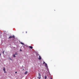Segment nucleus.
<instances>
[{
	"label": "nucleus",
	"mask_w": 79,
	"mask_h": 79,
	"mask_svg": "<svg viewBox=\"0 0 79 79\" xmlns=\"http://www.w3.org/2000/svg\"><path fill=\"white\" fill-rule=\"evenodd\" d=\"M29 47L31 49H32V48H33V47L32 46H30Z\"/></svg>",
	"instance_id": "3"
},
{
	"label": "nucleus",
	"mask_w": 79,
	"mask_h": 79,
	"mask_svg": "<svg viewBox=\"0 0 79 79\" xmlns=\"http://www.w3.org/2000/svg\"><path fill=\"white\" fill-rule=\"evenodd\" d=\"M13 56H14V57L15 58V55L14 54L13 55Z\"/></svg>",
	"instance_id": "8"
},
{
	"label": "nucleus",
	"mask_w": 79,
	"mask_h": 79,
	"mask_svg": "<svg viewBox=\"0 0 79 79\" xmlns=\"http://www.w3.org/2000/svg\"><path fill=\"white\" fill-rule=\"evenodd\" d=\"M18 55V54L17 53H16L15 54V55Z\"/></svg>",
	"instance_id": "12"
},
{
	"label": "nucleus",
	"mask_w": 79,
	"mask_h": 79,
	"mask_svg": "<svg viewBox=\"0 0 79 79\" xmlns=\"http://www.w3.org/2000/svg\"><path fill=\"white\" fill-rule=\"evenodd\" d=\"M26 33H27V31H26Z\"/></svg>",
	"instance_id": "20"
},
{
	"label": "nucleus",
	"mask_w": 79,
	"mask_h": 79,
	"mask_svg": "<svg viewBox=\"0 0 79 79\" xmlns=\"http://www.w3.org/2000/svg\"><path fill=\"white\" fill-rule=\"evenodd\" d=\"M39 58H38V59H39V60H41V57L40 56H39Z\"/></svg>",
	"instance_id": "2"
},
{
	"label": "nucleus",
	"mask_w": 79,
	"mask_h": 79,
	"mask_svg": "<svg viewBox=\"0 0 79 79\" xmlns=\"http://www.w3.org/2000/svg\"><path fill=\"white\" fill-rule=\"evenodd\" d=\"M50 79H52V77Z\"/></svg>",
	"instance_id": "19"
},
{
	"label": "nucleus",
	"mask_w": 79,
	"mask_h": 79,
	"mask_svg": "<svg viewBox=\"0 0 79 79\" xmlns=\"http://www.w3.org/2000/svg\"><path fill=\"white\" fill-rule=\"evenodd\" d=\"M20 51H22V50H21V49H20Z\"/></svg>",
	"instance_id": "18"
},
{
	"label": "nucleus",
	"mask_w": 79,
	"mask_h": 79,
	"mask_svg": "<svg viewBox=\"0 0 79 79\" xmlns=\"http://www.w3.org/2000/svg\"><path fill=\"white\" fill-rule=\"evenodd\" d=\"M1 56V54L0 53V56Z\"/></svg>",
	"instance_id": "17"
},
{
	"label": "nucleus",
	"mask_w": 79,
	"mask_h": 79,
	"mask_svg": "<svg viewBox=\"0 0 79 79\" xmlns=\"http://www.w3.org/2000/svg\"><path fill=\"white\" fill-rule=\"evenodd\" d=\"M12 37L14 38H15V36H14V35Z\"/></svg>",
	"instance_id": "11"
},
{
	"label": "nucleus",
	"mask_w": 79,
	"mask_h": 79,
	"mask_svg": "<svg viewBox=\"0 0 79 79\" xmlns=\"http://www.w3.org/2000/svg\"><path fill=\"white\" fill-rule=\"evenodd\" d=\"M4 52H5V51H3L2 53H3V54H4Z\"/></svg>",
	"instance_id": "13"
},
{
	"label": "nucleus",
	"mask_w": 79,
	"mask_h": 79,
	"mask_svg": "<svg viewBox=\"0 0 79 79\" xmlns=\"http://www.w3.org/2000/svg\"><path fill=\"white\" fill-rule=\"evenodd\" d=\"M43 64H46V63H45V62H44Z\"/></svg>",
	"instance_id": "15"
},
{
	"label": "nucleus",
	"mask_w": 79,
	"mask_h": 79,
	"mask_svg": "<svg viewBox=\"0 0 79 79\" xmlns=\"http://www.w3.org/2000/svg\"><path fill=\"white\" fill-rule=\"evenodd\" d=\"M12 38V36H10L9 37V39H10L11 38Z\"/></svg>",
	"instance_id": "9"
},
{
	"label": "nucleus",
	"mask_w": 79,
	"mask_h": 79,
	"mask_svg": "<svg viewBox=\"0 0 79 79\" xmlns=\"http://www.w3.org/2000/svg\"><path fill=\"white\" fill-rule=\"evenodd\" d=\"M27 73H28V72L27 71V72H26L24 73V74L26 75L27 74Z\"/></svg>",
	"instance_id": "4"
},
{
	"label": "nucleus",
	"mask_w": 79,
	"mask_h": 79,
	"mask_svg": "<svg viewBox=\"0 0 79 79\" xmlns=\"http://www.w3.org/2000/svg\"><path fill=\"white\" fill-rule=\"evenodd\" d=\"M15 74H17V72H15Z\"/></svg>",
	"instance_id": "16"
},
{
	"label": "nucleus",
	"mask_w": 79,
	"mask_h": 79,
	"mask_svg": "<svg viewBox=\"0 0 79 79\" xmlns=\"http://www.w3.org/2000/svg\"><path fill=\"white\" fill-rule=\"evenodd\" d=\"M1 32V31H0V32Z\"/></svg>",
	"instance_id": "21"
},
{
	"label": "nucleus",
	"mask_w": 79,
	"mask_h": 79,
	"mask_svg": "<svg viewBox=\"0 0 79 79\" xmlns=\"http://www.w3.org/2000/svg\"><path fill=\"white\" fill-rule=\"evenodd\" d=\"M3 71H5V67H4V68H3Z\"/></svg>",
	"instance_id": "5"
},
{
	"label": "nucleus",
	"mask_w": 79,
	"mask_h": 79,
	"mask_svg": "<svg viewBox=\"0 0 79 79\" xmlns=\"http://www.w3.org/2000/svg\"><path fill=\"white\" fill-rule=\"evenodd\" d=\"M45 66L46 67H48L47 66V64H45Z\"/></svg>",
	"instance_id": "7"
},
{
	"label": "nucleus",
	"mask_w": 79,
	"mask_h": 79,
	"mask_svg": "<svg viewBox=\"0 0 79 79\" xmlns=\"http://www.w3.org/2000/svg\"><path fill=\"white\" fill-rule=\"evenodd\" d=\"M20 44H23L24 45V44L22 42L20 43Z\"/></svg>",
	"instance_id": "10"
},
{
	"label": "nucleus",
	"mask_w": 79,
	"mask_h": 79,
	"mask_svg": "<svg viewBox=\"0 0 79 79\" xmlns=\"http://www.w3.org/2000/svg\"><path fill=\"white\" fill-rule=\"evenodd\" d=\"M4 73H7L5 71H4Z\"/></svg>",
	"instance_id": "14"
},
{
	"label": "nucleus",
	"mask_w": 79,
	"mask_h": 79,
	"mask_svg": "<svg viewBox=\"0 0 79 79\" xmlns=\"http://www.w3.org/2000/svg\"><path fill=\"white\" fill-rule=\"evenodd\" d=\"M39 74V77H38V78L39 79H41V74L40 73H38Z\"/></svg>",
	"instance_id": "1"
},
{
	"label": "nucleus",
	"mask_w": 79,
	"mask_h": 79,
	"mask_svg": "<svg viewBox=\"0 0 79 79\" xmlns=\"http://www.w3.org/2000/svg\"><path fill=\"white\" fill-rule=\"evenodd\" d=\"M44 78H45V79H46L47 78V76H45Z\"/></svg>",
	"instance_id": "6"
}]
</instances>
